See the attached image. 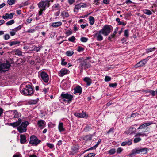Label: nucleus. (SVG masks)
I'll return each instance as SVG.
<instances>
[{"label":"nucleus","instance_id":"f257e3e1","mask_svg":"<svg viewBox=\"0 0 157 157\" xmlns=\"http://www.w3.org/2000/svg\"><path fill=\"white\" fill-rule=\"evenodd\" d=\"M20 91L23 94L31 95L33 93V89L29 82H25L21 84L20 87Z\"/></svg>","mask_w":157,"mask_h":157},{"label":"nucleus","instance_id":"f03ea898","mask_svg":"<svg viewBox=\"0 0 157 157\" xmlns=\"http://www.w3.org/2000/svg\"><path fill=\"white\" fill-rule=\"evenodd\" d=\"M76 61L77 63L79 64V68L81 73L82 72L83 69L86 70L90 67L91 65L88 62L87 59H85L82 57L79 58Z\"/></svg>","mask_w":157,"mask_h":157},{"label":"nucleus","instance_id":"7ed1b4c3","mask_svg":"<svg viewBox=\"0 0 157 157\" xmlns=\"http://www.w3.org/2000/svg\"><path fill=\"white\" fill-rule=\"evenodd\" d=\"M113 28L112 26L109 25H105L100 30L102 34L104 36H108L110 33L113 30Z\"/></svg>","mask_w":157,"mask_h":157},{"label":"nucleus","instance_id":"20e7f679","mask_svg":"<svg viewBox=\"0 0 157 157\" xmlns=\"http://www.w3.org/2000/svg\"><path fill=\"white\" fill-rule=\"evenodd\" d=\"M10 66V63L7 60L4 62H0V72L8 71Z\"/></svg>","mask_w":157,"mask_h":157},{"label":"nucleus","instance_id":"39448f33","mask_svg":"<svg viewBox=\"0 0 157 157\" xmlns=\"http://www.w3.org/2000/svg\"><path fill=\"white\" fill-rule=\"evenodd\" d=\"M49 5V2L47 0H41L40 2V15L42 14V11L46 9V7H48Z\"/></svg>","mask_w":157,"mask_h":157},{"label":"nucleus","instance_id":"423d86ee","mask_svg":"<svg viewBox=\"0 0 157 157\" xmlns=\"http://www.w3.org/2000/svg\"><path fill=\"white\" fill-rule=\"evenodd\" d=\"M29 123L28 121L22 122L21 125L17 128V129L20 133L26 132L27 130L26 128Z\"/></svg>","mask_w":157,"mask_h":157},{"label":"nucleus","instance_id":"0eeeda50","mask_svg":"<svg viewBox=\"0 0 157 157\" xmlns=\"http://www.w3.org/2000/svg\"><path fill=\"white\" fill-rule=\"evenodd\" d=\"M60 98L63 99V100L68 103L70 102L73 98V96L68 93H62L60 96Z\"/></svg>","mask_w":157,"mask_h":157},{"label":"nucleus","instance_id":"6e6552de","mask_svg":"<svg viewBox=\"0 0 157 157\" xmlns=\"http://www.w3.org/2000/svg\"><path fill=\"white\" fill-rule=\"evenodd\" d=\"M41 80L43 82L47 83L49 81V76L48 74L44 71H41L40 73Z\"/></svg>","mask_w":157,"mask_h":157},{"label":"nucleus","instance_id":"1a4fd4ad","mask_svg":"<svg viewBox=\"0 0 157 157\" xmlns=\"http://www.w3.org/2000/svg\"><path fill=\"white\" fill-rule=\"evenodd\" d=\"M29 144L33 145H37L39 143V140L34 135L30 137Z\"/></svg>","mask_w":157,"mask_h":157},{"label":"nucleus","instance_id":"9d476101","mask_svg":"<svg viewBox=\"0 0 157 157\" xmlns=\"http://www.w3.org/2000/svg\"><path fill=\"white\" fill-rule=\"evenodd\" d=\"M101 34L102 33L100 31H97L94 34V36L96 38L97 40L98 41H101L103 39V37Z\"/></svg>","mask_w":157,"mask_h":157},{"label":"nucleus","instance_id":"9b49d317","mask_svg":"<svg viewBox=\"0 0 157 157\" xmlns=\"http://www.w3.org/2000/svg\"><path fill=\"white\" fill-rule=\"evenodd\" d=\"M22 121L21 119V118H19L17 121L13 123H8V124L13 127H15L17 126H19L20 124Z\"/></svg>","mask_w":157,"mask_h":157},{"label":"nucleus","instance_id":"f8f14e48","mask_svg":"<svg viewBox=\"0 0 157 157\" xmlns=\"http://www.w3.org/2000/svg\"><path fill=\"white\" fill-rule=\"evenodd\" d=\"M14 15V13H10L9 14L8 13H6L5 15H3L2 16V18L4 19H12Z\"/></svg>","mask_w":157,"mask_h":157},{"label":"nucleus","instance_id":"ddd939ff","mask_svg":"<svg viewBox=\"0 0 157 157\" xmlns=\"http://www.w3.org/2000/svg\"><path fill=\"white\" fill-rule=\"evenodd\" d=\"M74 115L78 117L81 118L86 117L87 116L86 114L83 111L81 113H75Z\"/></svg>","mask_w":157,"mask_h":157},{"label":"nucleus","instance_id":"4468645a","mask_svg":"<svg viewBox=\"0 0 157 157\" xmlns=\"http://www.w3.org/2000/svg\"><path fill=\"white\" fill-rule=\"evenodd\" d=\"M74 93L76 94V93H79L80 94L82 93V88L79 86H78L74 89Z\"/></svg>","mask_w":157,"mask_h":157},{"label":"nucleus","instance_id":"2eb2a0df","mask_svg":"<svg viewBox=\"0 0 157 157\" xmlns=\"http://www.w3.org/2000/svg\"><path fill=\"white\" fill-rule=\"evenodd\" d=\"M132 140L131 139H129L128 140H126L125 141L122 142L121 145L122 146H125L126 145H130L132 144Z\"/></svg>","mask_w":157,"mask_h":157},{"label":"nucleus","instance_id":"dca6fc26","mask_svg":"<svg viewBox=\"0 0 157 157\" xmlns=\"http://www.w3.org/2000/svg\"><path fill=\"white\" fill-rule=\"evenodd\" d=\"M62 24V23L60 21L54 22L52 24L51 26L54 28L59 27Z\"/></svg>","mask_w":157,"mask_h":157},{"label":"nucleus","instance_id":"f3484780","mask_svg":"<svg viewBox=\"0 0 157 157\" xmlns=\"http://www.w3.org/2000/svg\"><path fill=\"white\" fill-rule=\"evenodd\" d=\"M68 70L65 69H62L60 71L59 76H63L68 72Z\"/></svg>","mask_w":157,"mask_h":157},{"label":"nucleus","instance_id":"a211bd4d","mask_svg":"<svg viewBox=\"0 0 157 157\" xmlns=\"http://www.w3.org/2000/svg\"><path fill=\"white\" fill-rule=\"evenodd\" d=\"M13 118H18L21 116L20 113H18L16 110H13Z\"/></svg>","mask_w":157,"mask_h":157},{"label":"nucleus","instance_id":"6ab92c4d","mask_svg":"<svg viewBox=\"0 0 157 157\" xmlns=\"http://www.w3.org/2000/svg\"><path fill=\"white\" fill-rule=\"evenodd\" d=\"M145 61V60H142L140 61L134 66V67L136 68H137L143 66L144 65V61Z\"/></svg>","mask_w":157,"mask_h":157},{"label":"nucleus","instance_id":"aec40b11","mask_svg":"<svg viewBox=\"0 0 157 157\" xmlns=\"http://www.w3.org/2000/svg\"><path fill=\"white\" fill-rule=\"evenodd\" d=\"M93 136V135L91 134L85 136L83 137V140H85V141L91 140H92Z\"/></svg>","mask_w":157,"mask_h":157},{"label":"nucleus","instance_id":"412c9836","mask_svg":"<svg viewBox=\"0 0 157 157\" xmlns=\"http://www.w3.org/2000/svg\"><path fill=\"white\" fill-rule=\"evenodd\" d=\"M60 7L59 4L57 3L53 5L52 7V9L53 11H56L57 10H59Z\"/></svg>","mask_w":157,"mask_h":157},{"label":"nucleus","instance_id":"4be33fe9","mask_svg":"<svg viewBox=\"0 0 157 157\" xmlns=\"http://www.w3.org/2000/svg\"><path fill=\"white\" fill-rule=\"evenodd\" d=\"M58 128L60 132H63L65 130V129L63 127V124L62 122L59 123Z\"/></svg>","mask_w":157,"mask_h":157},{"label":"nucleus","instance_id":"5701e85b","mask_svg":"<svg viewBox=\"0 0 157 157\" xmlns=\"http://www.w3.org/2000/svg\"><path fill=\"white\" fill-rule=\"evenodd\" d=\"M26 141L25 136L24 135H20V142L21 144H24Z\"/></svg>","mask_w":157,"mask_h":157},{"label":"nucleus","instance_id":"b1692460","mask_svg":"<svg viewBox=\"0 0 157 157\" xmlns=\"http://www.w3.org/2000/svg\"><path fill=\"white\" fill-rule=\"evenodd\" d=\"M84 80L85 81L88 86H90L91 83V79L88 77H85L84 78Z\"/></svg>","mask_w":157,"mask_h":157},{"label":"nucleus","instance_id":"393cba45","mask_svg":"<svg viewBox=\"0 0 157 157\" xmlns=\"http://www.w3.org/2000/svg\"><path fill=\"white\" fill-rule=\"evenodd\" d=\"M101 141V139L99 140L97 142L96 144L94 146L91 147V148H90L89 149H88L87 150H86V151H88L90 150L95 149L96 148V147L98 146V145L100 144V143Z\"/></svg>","mask_w":157,"mask_h":157},{"label":"nucleus","instance_id":"a878e982","mask_svg":"<svg viewBox=\"0 0 157 157\" xmlns=\"http://www.w3.org/2000/svg\"><path fill=\"white\" fill-rule=\"evenodd\" d=\"M46 126L45 122L43 120H40V128H43Z\"/></svg>","mask_w":157,"mask_h":157},{"label":"nucleus","instance_id":"bb28decb","mask_svg":"<svg viewBox=\"0 0 157 157\" xmlns=\"http://www.w3.org/2000/svg\"><path fill=\"white\" fill-rule=\"evenodd\" d=\"M61 15L64 19L65 18L68 17L69 16V14L67 11H63L61 12Z\"/></svg>","mask_w":157,"mask_h":157},{"label":"nucleus","instance_id":"cd10ccee","mask_svg":"<svg viewBox=\"0 0 157 157\" xmlns=\"http://www.w3.org/2000/svg\"><path fill=\"white\" fill-rule=\"evenodd\" d=\"M20 43V42L19 41H14L9 42V45L10 46H12L14 45L19 44Z\"/></svg>","mask_w":157,"mask_h":157},{"label":"nucleus","instance_id":"c85d7f7f","mask_svg":"<svg viewBox=\"0 0 157 157\" xmlns=\"http://www.w3.org/2000/svg\"><path fill=\"white\" fill-rule=\"evenodd\" d=\"M14 52H15V55H17L19 56H21L22 55L21 51L20 49H18L14 50Z\"/></svg>","mask_w":157,"mask_h":157},{"label":"nucleus","instance_id":"c756f323","mask_svg":"<svg viewBox=\"0 0 157 157\" xmlns=\"http://www.w3.org/2000/svg\"><path fill=\"white\" fill-rule=\"evenodd\" d=\"M147 150V149L146 148L139 149L140 154H144L146 153Z\"/></svg>","mask_w":157,"mask_h":157},{"label":"nucleus","instance_id":"7c9ffc66","mask_svg":"<svg viewBox=\"0 0 157 157\" xmlns=\"http://www.w3.org/2000/svg\"><path fill=\"white\" fill-rule=\"evenodd\" d=\"M135 130V128L134 127H130L129 128L128 130L126 131V133L127 134H132L134 132V130Z\"/></svg>","mask_w":157,"mask_h":157},{"label":"nucleus","instance_id":"2f4dec72","mask_svg":"<svg viewBox=\"0 0 157 157\" xmlns=\"http://www.w3.org/2000/svg\"><path fill=\"white\" fill-rule=\"evenodd\" d=\"M89 21L90 24L92 25L94 22V18L92 16H90L89 17Z\"/></svg>","mask_w":157,"mask_h":157},{"label":"nucleus","instance_id":"473e14b6","mask_svg":"<svg viewBox=\"0 0 157 157\" xmlns=\"http://www.w3.org/2000/svg\"><path fill=\"white\" fill-rule=\"evenodd\" d=\"M140 154L139 149L135 148L132 151L131 154Z\"/></svg>","mask_w":157,"mask_h":157},{"label":"nucleus","instance_id":"72a5a7b5","mask_svg":"<svg viewBox=\"0 0 157 157\" xmlns=\"http://www.w3.org/2000/svg\"><path fill=\"white\" fill-rule=\"evenodd\" d=\"M74 52L72 51H67L66 53V55L68 56H71L73 55Z\"/></svg>","mask_w":157,"mask_h":157},{"label":"nucleus","instance_id":"f704fd0d","mask_svg":"<svg viewBox=\"0 0 157 157\" xmlns=\"http://www.w3.org/2000/svg\"><path fill=\"white\" fill-rule=\"evenodd\" d=\"M144 13L148 15H150L152 14V13L151 11L145 9L144 10Z\"/></svg>","mask_w":157,"mask_h":157},{"label":"nucleus","instance_id":"c9c22d12","mask_svg":"<svg viewBox=\"0 0 157 157\" xmlns=\"http://www.w3.org/2000/svg\"><path fill=\"white\" fill-rule=\"evenodd\" d=\"M15 22V21L13 20H11L7 22L6 24L7 26L10 25H11L14 24Z\"/></svg>","mask_w":157,"mask_h":157},{"label":"nucleus","instance_id":"e433bc0d","mask_svg":"<svg viewBox=\"0 0 157 157\" xmlns=\"http://www.w3.org/2000/svg\"><path fill=\"white\" fill-rule=\"evenodd\" d=\"M92 129V128H91V127L89 126H86L84 128V130L85 132H87L91 130Z\"/></svg>","mask_w":157,"mask_h":157},{"label":"nucleus","instance_id":"4c0bfd02","mask_svg":"<svg viewBox=\"0 0 157 157\" xmlns=\"http://www.w3.org/2000/svg\"><path fill=\"white\" fill-rule=\"evenodd\" d=\"M142 136L143 137L144 136H147V135L145 133H142V132H138L137 133L135 136V137L138 136Z\"/></svg>","mask_w":157,"mask_h":157},{"label":"nucleus","instance_id":"58836bf2","mask_svg":"<svg viewBox=\"0 0 157 157\" xmlns=\"http://www.w3.org/2000/svg\"><path fill=\"white\" fill-rule=\"evenodd\" d=\"M15 0H8L7 3L10 5H12L15 3Z\"/></svg>","mask_w":157,"mask_h":157},{"label":"nucleus","instance_id":"ea45409f","mask_svg":"<svg viewBox=\"0 0 157 157\" xmlns=\"http://www.w3.org/2000/svg\"><path fill=\"white\" fill-rule=\"evenodd\" d=\"M22 28L21 25H19L17 27H16L14 29L12 30V31H14L16 32H17L18 31L20 30Z\"/></svg>","mask_w":157,"mask_h":157},{"label":"nucleus","instance_id":"a19ab883","mask_svg":"<svg viewBox=\"0 0 157 157\" xmlns=\"http://www.w3.org/2000/svg\"><path fill=\"white\" fill-rule=\"evenodd\" d=\"M155 47H154L153 48H150L147 49H146V52L147 53H148L150 52L153 51L155 50Z\"/></svg>","mask_w":157,"mask_h":157},{"label":"nucleus","instance_id":"79ce46f5","mask_svg":"<svg viewBox=\"0 0 157 157\" xmlns=\"http://www.w3.org/2000/svg\"><path fill=\"white\" fill-rule=\"evenodd\" d=\"M116 152V150L115 149H112L109 151L108 153L110 155H112L114 154Z\"/></svg>","mask_w":157,"mask_h":157},{"label":"nucleus","instance_id":"37998d69","mask_svg":"<svg viewBox=\"0 0 157 157\" xmlns=\"http://www.w3.org/2000/svg\"><path fill=\"white\" fill-rule=\"evenodd\" d=\"M75 38L74 36H72L71 37H70L68 38V40L70 41L74 42L75 41Z\"/></svg>","mask_w":157,"mask_h":157},{"label":"nucleus","instance_id":"c03bdc74","mask_svg":"<svg viewBox=\"0 0 157 157\" xmlns=\"http://www.w3.org/2000/svg\"><path fill=\"white\" fill-rule=\"evenodd\" d=\"M124 36L126 38H127L129 36V31L128 30H125L124 31Z\"/></svg>","mask_w":157,"mask_h":157},{"label":"nucleus","instance_id":"a18cd8bd","mask_svg":"<svg viewBox=\"0 0 157 157\" xmlns=\"http://www.w3.org/2000/svg\"><path fill=\"white\" fill-rule=\"evenodd\" d=\"M141 140V139L140 138H136L134 140V142L135 143H136L140 141Z\"/></svg>","mask_w":157,"mask_h":157},{"label":"nucleus","instance_id":"49530a36","mask_svg":"<svg viewBox=\"0 0 157 157\" xmlns=\"http://www.w3.org/2000/svg\"><path fill=\"white\" fill-rule=\"evenodd\" d=\"M80 40L83 42H86L88 40V39L86 37H82L80 39Z\"/></svg>","mask_w":157,"mask_h":157},{"label":"nucleus","instance_id":"de8ad7c7","mask_svg":"<svg viewBox=\"0 0 157 157\" xmlns=\"http://www.w3.org/2000/svg\"><path fill=\"white\" fill-rule=\"evenodd\" d=\"M47 145L51 149H52L54 147V145L52 144L47 143Z\"/></svg>","mask_w":157,"mask_h":157},{"label":"nucleus","instance_id":"09e8293b","mask_svg":"<svg viewBox=\"0 0 157 157\" xmlns=\"http://www.w3.org/2000/svg\"><path fill=\"white\" fill-rule=\"evenodd\" d=\"M111 80V78L110 77L108 76H105V82H108Z\"/></svg>","mask_w":157,"mask_h":157},{"label":"nucleus","instance_id":"8fccbe9b","mask_svg":"<svg viewBox=\"0 0 157 157\" xmlns=\"http://www.w3.org/2000/svg\"><path fill=\"white\" fill-rule=\"evenodd\" d=\"M149 93L153 96H155L156 93L155 91H153L151 90H150Z\"/></svg>","mask_w":157,"mask_h":157},{"label":"nucleus","instance_id":"3c124183","mask_svg":"<svg viewBox=\"0 0 157 157\" xmlns=\"http://www.w3.org/2000/svg\"><path fill=\"white\" fill-rule=\"evenodd\" d=\"M115 35L114 34H113L109 36L108 37V40L110 41L112 40V39L114 38L115 36Z\"/></svg>","mask_w":157,"mask_h":157},{"label":"nucleus","instance_id":"603ef678","mask_svg":"<svg viewBox=\"0 0 157 157\" xmlns=\"http://www.w3.org/2000/svg\"><path fill=\"white\" fill-rule=\"evenodd\" d=\"M81 7V4H79L76 5L75 6V9H77V10H78L79 9H80Z\"/></svg>","mask_w":157,"mask_h":157},{"label":"nucleus","instance_id":"864d4df0","mask_svg":"<svg viewBox=\"0 0 157 157\" xmlns=\"http://www.w3.org/2000/svg\"><path fill=\"white\" fill-rule=\"evenodd\" d=\"M72 149L74 151L76 152L79 149V147L78 146H76L73 147Z\"/></svg>","mask_w":157,"mask_h":157},{"label":"nucleus","instance_id":"5fc2aeb1","mask_svg":"<svg viewBox=\"0 0 157 157\" xmlns=\"http://www.w3.org/2000/svg\"><path fill=\"white\" fill-rule=\"evenodd\" d=\"M117 83H111L109 85V86L110 87H113V88L117 86Z\"/></svg>","mask_w":157,"mask_h":157},{"label":"nucleus","instance_id":"6e6d98bb","mask_svg":"<svg viewBox=\"0 0 157 157\" xmlns=\"http://www.w3.org/2000/svg\"><path fill=\"white\" fill-rule=\"evenodd\" d=\"M84 50V48L80 46H78V48L77 51L78 52L83 51Z\"/></svg>","mask_w":157,"mask_h":157},{"label":"nucleus","instance_id":"4d7b16f0","mask_svg":"<svg viewBox=\"0 0 157 157\" xmlns=\"http://www.w3.org/2000/svg\"><path fill=\"white\" fill-rule=\"evenodd\" d=\"M10 38V35L8 34H5L4 36V39L5 40H7Z\"/></svg>","mask_w":157,"mask_h":157},{"label":"nucleus","instance_id":"13d9d810","mask_svg":"<svg viewBox=\"0 0 157 157\" xmlns=\"http://www.w3.org/2000/svg\"><path fill=\"white\" fill-rule=\"evenodd\" d=\"M114 128H111L109 130V131L107 132V133L109 134V133H113L114 132Z\"/></svg>","mask_w":157,"mask_h":157},{"label":"nucleus","instance_id":"bf43d9fd","mask_svg":"<svg viewBox=\"0 0 157 157\" xmlns=\"http://www.w3.org/2000/svg\"><path fill=\"white\" fill-rule=\"evenodd\" d=\"M123 151V149L121 147L118 148L117 150V154L120 153Z\"/></svg>","mask_w":157,"mask_h":157},{"label":"nucleus","instance_id":"052dcab7","mask_svg":"<svg viewBox=\"0 0 157 157\" xmlns=\"http://www.w3.org/2000/svg\"><path fill=\"white\" fill-rule=\"evenodd\" d=\"M138 115V113H132L131 114V117H135L136 116Z\"/></svg>","mask_w":157,"mask_h":157},{"label":"nucleus","instance_id":"680f3d73","mask_svg":"<svg viewBox=\"0 0 157 157\" xmlns=\"http://www.w3.org/2000/svg\"><path fill=\"white\" fill-rule=\"evenodd\" d=\"M64 61L65 59H62L61 63L62 65H65L67 64V62H65Z\"/></svg>","mask_w":157,"mask_h":157},{"label":"nucleus","instance_id":"e2e57ef3","mask_svg":"<svg viewBox=\"0 0 157 157\" xmlns=\"http://www.w3.org/2000/svg\"><path fill=\"white\" fill-rule=\"evenodd\" d=\"M10 33L11 36H13L15 35L16 32L14 31H12L10 32Z\"/></svg>","mask_w":157,"mask_h":157},{"label":"nucleus","instance_id":"0e129e2a","mask_svg":"<svg viewBox=\"0 0 157 157\" xmlns=\"http://www.w3.org/2000/svg\"><path fill=\"white\" fill-rule=\"evenodd\" d=\"M72 33V32L70 30H68L66 32V34L67 36L71 35Z\"/></svg>","mask_w":157,"mask_h":157},{"label":"nucleus","instance_id":"69168bd1","mask_svg":"<svg viewBox=\"0 0 157 157\" xmlns=\"http://www.w3.org/2000/svg\"><path fill=\"white\" fill-rule=\"evenodd\" d=\"M100 0H94V2L95 5H98L99 4V1Z\"/></svg>","mask_w":157,"mask_h":157},{"label":"nucleus","instance_id":"338daca9","mask_svg":"<svg viewBox=\"0 0 157 157\" xmlns=\"http://www.w3.org/2000/svg\"><path fill=\"white\" fill-rule=\"evenodd\" d=\"M88 26V24H86L85 25L82 24L81 25V27L82 29H84L86 26Z\"/></svg>","mask_w":157,"mask_h":157},{"label":"nucleus","instance_id":"774afa93","mask_svg":"<svg viewBox=\"0 0 157 157\" xmlns=\"http://www.w3.org/2000/svg\"><path fill=\"white\" fill-rule=\"evenodd\" d=\"M88 155H90L89 157H94L95 155V154L94 153H90Z\"/></svg>","mask_w":157,"mask_h":157}]
</instances>
